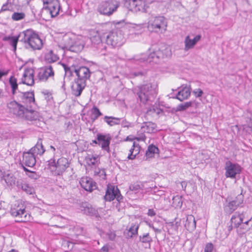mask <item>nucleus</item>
Listing matches in <instances>:
<instances>
[{
    "instance_id": "4d7b16f0",
    "label": "nucleus",
    "mask_w": 252,
    "mask_h": 252,
    "mask_svg": "<svg viewBox=\"0 0 252 252\" xmlns=\"http://www.w3.org/2000/svg\"><path fill=\"white\" fill-rule=\"evenodd\" d=\"M100 251L101 252H108L109 246L108 245H105L100 249Z\"/></svg>"
},
{
    "instance_id": "4be33fe9",
    "label": "nucleus",
    "mask_w": 252,
    "mask_h": 252,
    "mask_svg": "<svg viewBox=\"0 0 252 252\" xmlns=\"http://www.w3.org/2000/svg\"><path fill=\"white\" fill-rule=\"evenodd\" d=\"M86 85V82L75 79L71 86L72 94L75 96H79Z\"/></svg>"
},
{
    "instance_id": "6ab92c4d",
    "label": "nucleus",
    "mask_w": 252,
    "mask_h": 252,
    "mask_svg": "<svg viewBox=\"0 0 252 252\" xmlns=\"http://www.w3.org/2000/svg\"><path fill=\"white\" fill-rule=\"evenodd\" d=\"M34 71L31 68L26 69L24 71L23 77L21 78V82L19 84L22 83L26 84L28 86H32L34 83Z\"/></svg>"
},
{
    "instance_id": "5fc2aeb1",
    "label": "nucleus",
    "mask_w": 252,
    "mask_h": 252,
    "mask_svg": "<svg viewBox=\"0 0 252 252\" xmlns=\"http://www.w3.org/2000/svg\"><path fill=\"white\" fill-rule=\"evenodd\" d=\"M98 171H94V175H98L99 174L100 176H105V171L104 170H99L98 169Z\"/></svg>"
},
{
    "instance_id": "bb28decb",
    "label": "nucleus",
    "mask_w": 252,
    "mask_h": 252,
    "mask_svg": "<svg viewBox=\"0 0 252 252\" xmlns=\"http://www.w3.org/2000/svg\"><path fill=\"white\" fill-rule=\"evenodd\" d=\"M90 40L93 47H96L100 42L101 39L97 31L91 30L89 31Z\"/></svg>"
},
{
    "instance_id": "9b49d317",
    "label": "nucleus",
    "mask_w": 252,
    "mask_h": 252,
    "mask_svg": "<svg viewBox=\"0 0 252 252\" xmlns=\"http://www.w3.org/2000/svg\"><path fill=\"white\" fill-rule=\"evenodd\" d=\"M167 22L163 16L156 17L148 23V28L155 32H164L166 30Z\"/></svg>"
},
{
    "instance_id": "9d476101",
    "label": "nucleus",
    "mask_w": 252,
    "mask_h": 252,
    "mask_svg": "<svg viewBox=\"0 0 252 252\" xmlns=\"http://www.w3.org/2000/svg\"><path fill=\"white\" fill-rule=\"evenodd\" d=\"M125 5L130 10L147 12L149 5L146 0H126Z\"/></svg>"
},
{
    "instance_id": "6e6552de",
    "label": "nucleus",
    "mask_w": 252,
    "mask_h": 252,
    "mask_svg": "<svg viewBox=\"0 0 252 252\" xmlns=\"http://www.w3.org/2000/svg\"><path fill=\"white\" fill-rule=\"evenodd\" d=\"M43 7L41 10V14L49 13L51 17H55L59 14L60 4L59 0H42Z\"/></svg>"
},
{
    "instance_id": "e2e57ef3",
    "label": "nucleus",
    "mask_w": 252,
    "mask_h": 252,
    "mask_svg": "<svg viewBox=\"0 0 252 252\" xmlns=\"http://www.w3.org/2000/svg\"><path fill=\"white\" fill-rule=\"evenodd\" d=\"M143 74H144V73L142 71L134 72L133 73V75L135 76H142V75H143Z\"/></svg>"
},
{
    "instance_id": "f03ea898",
    "label": "nucleus",
    "mask_w": 252,
    "mask_h": 252,
    "mask_svg": "<svg viewBox=\"0 0 252 252\" xmlns=\"http://www.w3.org/2000/svg\"><path fill=\"white\" fill-rule=\"evenodd\" d=\"M171 55V52L169 48H165L161 50L160 49H149L148 56L144 54L137 55L131 59L138 63H146L151 64L158 63L160 59L167 57Z\"/></svg>"
},
{
    "instance_id": "c85d7f7f",
    "label": "nucleus",
    "mask_w": 252,
    "mask_h": 252,
    "mask_svg": "<svg viewBox=\"0 0 252 252\" xmlns=\"http://www.w3.org/2000/svg\"><path fill=\"white\" fill-rule=\"evenodd\" d=\"M190 95V89L187 86H185L183 87L182 89L178 92L175 98L182 101L185 99H188Z\"/></svg>"
},
{
    "instance_id": "de8ad7c7",
    "label": "nucleus",
    "mask_w": 252,
    "mask_h": 252,
    "mask_svg": "<svg viewBox=\"0 0 252 252\" xmlns=\"http://www.w3.org/2000/svg\"><path fill=\"white\" fill-rule=\"evenodd\" d=\"M12 10V5L11 3L6 2L4 4L0 10V13L5 11H11Z\"/></svg>"
},
{
    "instance_id": "ea45409f",
    "label": "nucleus",
    "mask_w": 252,
    "mask_h": 252,
    "mask_svg": "<svg viewBox=\"0 0 252 252\" xmlns=\"http://www.w3.org/2000/svg\"><path fill=\"white\" fill-rule=\"evenodd\" d=\"M138 229V224L132 223L130 228L128 230L127 237L128 238H132L133 236L137 235Z\"/></svg>"
},
{
    "instance_id": "69168bd1",
    "label": "nucleus",
    "mask_w": 252,
    "mask_h": 252,
    "mask_svg": "<svg viewBox=\"0 0 252 252\" xmlns=\"http://www.w3.org/2000/svg\"><path fill=\"white\" fill-rule=\"evenodd\" d=\"M154 231L157 233H160L161 232V230L160 229L157 228H154Z\"/></svg>"
},
{
    "instance_id": "aec40b11",
    "label": "nucleus",
    "mask_w": 252,
    "mask_h": 252,
    "mask_svg": "<svg viewBox=\"0 0 252 252\" xmlns=\"http://www.w3.org/2000/svg\"><path fill=\"white\" fill-rule=\"evenodd\" d=\"M44 59L46 63H51L58 61L59 57L56 48L47 49L44 52Z\"/></svg>"
},
{
    "instance_id": "13d9d810",
    "label": "nucleus",
    "mask_w": 252,
    "mask_h": 252,
    "mask_svg": "<svg viewBox=\"0 0 252 252\" xmlns=\"http://www.w3.org/2000/svg\"><path fill=\"white\" fill-rule=\"evenodd\" d=\"M31 174L29 175V177L31 178L36 179L38 178V175L34 172H31Z\"/></svg>"
},
{
    "instance_id": "2eb2a0df",
    "label": "nucleus",
    "mask_w": 252,
    "mask_h": 252,
    "mask_svg": "<svg viewBox=\"0 0 252 252\" xmlns=\"http://www.w3.org/2000/svg\"><path fill=\"white\" fill-rule=\"evenodd\" d=\"M104 198L107 201H111L116 198L118 201L120 202L123 199V196L118 188L112 185L108 186Z\"/></svg>"
},
{
    "instance_id": "e433bc0d",
    "label": "nucleus",
    "mask_w": 252,
    "mask_h": 252,
    "mask_svg": "<svg viewBox=\"0 0 252 252\" xmlns=\"http://www.w3.org/2000/svg\"><path fill=\"white\" fill-rule=\"evenodd\" d=\"M8 187H13L16 183V177L12 174H5L2 177Z\"/></svg>"
},
{
    "instance_id": "0eeeda50",
    "label": "nucleus",
    "mask_w": 252,
    "mask_h": 252,
    "mask_svg": "<svg viewBox=\"0 0 252 252\" xmlns=\"http://www.w3.org/2000/svg\"><path fill=\"white\" fill-rule=\"evenodd\" d=\"M25 206L22 203L17 201L12 206L10 213L13 217L19 219L17 220L18 222L29 221L31 215L25 210Z\"/></svg>"
},
{
    "instance_id": "f3484780",
    "label": "nucleus",
    "mask_w": 252,
    "mask_h": 252,
    "mask_svg": "<svg viewBox=\"0 0 252 252\" xmlns=\"http://www.w3.org/2000/svg\"><path fill=\"white\" fill-rule=\"evenodd\" d=\"M54 76V72L52 66L50 65L40 69L37 75V77L39 81H46L48 78L53 77Z\"/></svg>"
},
{
    "instance_id": "cd10ccee",
    "label": "nucleus",
    "mask_w": 252,
    "mask_h": 252,
    "mask_svg": "<svg viewBox=\"0 0 252 252\" xmlns=\"http://www.w3.org/2000/svg\"><path fill=\"white\" fill-rule=\"evenodd\" d=\"M82 207L83 208L82 210L84 214L96 218L99 217L97 210L93 208L92 205L85 203L82 205Z\"/></svg>"
},
{
    "instance_id": "c03bdc74",
    "label": "nucleus",
    "mask_w": 252,
    "mask_h": 252,
    "mask_svg": "<svg viewBox=\"0 0 252 252\" xmlns=\"http://www.w3.org/2000/svg\"><path fill=\"white\" fill-rule=\"evenodd\" d=\"M92 114L94 116V117L92 118L94 121L96 120L98 117L102 115V114L99 111V109L96 106L93 107L92 109Z\"/></svg>"
},
{
    "instance_id": "6e6d98bb",
    "label": "nucleus",
    "mask_w": 252,
    "mask_h": 252,
    "mask_svg": "<svg viewBox=\"0 0 252 252\" xmlns=\"http://www.w3.org/2000/svg\"><path fill=\"white\" fill-rule=\"evenodd\" d=\"M156 213L153 209H149L148 210L147 215L150 217H154L156 215Z\"/></svg>"
},
{
    "instance_id": "a19ab883",
    "label": "nucleus",
    "mask_w": 252,
    "mask_h": 252,
    "mask_svg": "<svg viewBox=\"0 0 252 252\" xmlns=\"http://www.w3.org/2000/svg\"><path fill=\"white\" fill-rule=\"evenodd\" d=\"M158 151V149L154 145H150L146 152L147 158L154 157L155 154Z\"/></svg>"
},
{
    "instance_id": "680f3d73",
    "label": "nucleus",
    "mask_w": 252,
    "mask_h": 252,
    "mask_svg": "<svg viewBox=\"0 0 252 252\" xmlns=\"http://www.w3.org/2000/svg\"><path fill=\"white\" fill-rule=\"evenodd\" d=\"M251 219H247L245 222L243 221V225H246V226H249V224L251 223Z\"/></svg>"
},
{
    "instance_id": "ddd939ff",
    "label": "nucleus",
    "mask_w": 252,
    "mask_h": 252,
    "mask_svg": "<svg viewBox=\"0 0 252 252\" xmlns=\"http://www.w3.org/2000/svg\"><path fill=\"white\" fill-rule=\"evenodd\" d=\"M245 218V214L244 213H236L231 219V222L234 223L235 227L238 229L237 230L239 231V229L241 230V233H244L250 229V226L243 225V221Z\"/></svg>"
},
{
    "instance_id": "338daca9",
    "label": "nucleus",
    "mask_w": 252,
    "mask_h": 252,
    "mask_svg": "<svg viewBox=\"0 0 252 252\" xmlns=\"http://www.w3.org/2000/svg\"><path fill=\"white\" fill-rule=\"evenodd\" d=\"M97 137H96V139L95 140H94L92 141V142L93 143H94V144H98V145H99V142H98V139H97V135H96Z\"/></svg>"
},
{
    "instance_id": "a878e982",
    "label": "nucleus",
    "mask_w": 252,
    "mask_h": 252,
    "mask_svg": "<svg viewBox=\"0 0 252 252\" xmlns=\"http://www.w3.org/2000/svg\"><path fill=\"white\" fill-rule=\"evenodd\" d=\"M34 156H42L45 152L41 139H38L35 145L29 150Z\"/></svg>"
},
{
    "instance_id": "1a4fd4ad",
    "label": "nucleus",
    "mask_w": 252,
    "mask_h": 252,
    "mask_svg": "<svg viewBox=\"0 0 252 252\" xmlns=\"http://www.w3.org/2000/svg\"><path fill=\"white\" fill-rule=\"evenodd\" d=\"M106 42L113 47H119L124 44L125 38L121 31H113L107 35Z\"/></svg>"
},
{
    "instance_id": "412c9836",
    "label": "nucleus",
    "mask_w": 252,
    "mask_h": 252,
    "mask_svg": "<svg viewBox=\"0 0 252 252\" xmlns=\"http://www.w3.org/2000/svg\"><path fill=\"white\" fill-rule=\"evenodd\" d=\"M80 184L82 188L85 190L92 192L96 189V184L93 180L89 177H83L81 179Z\"/></svg>"
},
{
    "instance_id": "f257e3e1",
    "label": "nucleus",
    "mask_w": 252,
    "mask_h": 252,
    "mask_svg": "<svg viewBox=\"0 0 252 252\" xmlns=\"http://www.w3.org/2000/svg\"><path fill=\"white\" fill-rule=\"evenodd\" d=\"M17 98L19 102L12 100L7 104L8 112L15 117L32 121L39 120V113L34 109L36 104L35 102L34 92H22L18 91Z\"/></svg>"
},
{
    "instance_id": "dca6fc26",
    "label": "nucleus",
    "mask_w": 252,
    "mask_h": 252,
    "mask_svg": "<svg viewBox=\"0 0 252 252\" xmlns=\"http://www.w3.org/2000/svg\"><path fill=\"white\" fill-rule=\"evenodd\" d=\"M243 195L241 193L238 194L235 199L229 201L228 204L224 206V211L228 214H231L237 209L238 206L243 203Z\"/></svg>"
},
{
    "instance_id": "0e129e2a",
    "label": "nucleus",
    "mask_w": 252,
    "mask_h": 252,
    "mask_svg": "<svg viewBox=\"0 0 252 252\" xmlns=\"http://www.w3.org/2000/svg\"><path fill=\"white\" fill-rule=\"evenodd\" d=\"M8 72L6 71V72H3V71H1V70H0V79L1 78V77L3 76H5V75H6L7 74Z\"/></svg>"
},
{
    "instance_id": "bf43d9fd",
    "label": "nucleus",
    "mask_w": 252,
    "mask_h": 252,
    "mask_svg": "<svg viewBox=\"0 0 252 252\" xmlns=\"http://www.w3.org/2000/svg\"><path fill=\"white\" fill-rule=\"evenodd\" d=\"M42 94H43L44 95H46L47 97H46V98L47 99V98H48V99H49V97H51V94L50 93V92H49L48 91L46 90V91H43L42 92Z\"/></svg>"
},
{
    "instance_id": "052dcab7",
    "label": "nucleus",
    "mask_w": 252,
    "mask_h": 252,
    "mask_svg": "<svg viewBox=\"0 0 252 252\" xmlns=\"http://www.w3.org/2000/svg\"><path fill=\"white\" fill-rule=\"evenodd\" d=\"M182 186V188L184 190H185L186 187L187 186V183L186 181H182L180 183Z\"/></svg>"
},
{
    "instance_id": "774afa93",
    "label": "nucleus",
    "mask_w": 252,
    "mask_h": 252,
    "mask_svg": "<svg viewBox=\"0 0 252 252\" xmlns=\"http://www.w3.org/2000/svg\"><path fill=\"white\" fill-rule=\"evenodd\" d=\"M50 148L54 152L56 151V148H55V146H53V145H51L50 146Z\"/></svg>"
},
{
    "instance_id": "5701e85b",
    "label": "nucleus",
    "mask_w": 252,
    "mask_h": 252,
    "mask_svg": "<svg viewBox=\"0 0 252 252\" xmlns=\"http://www.w3.org/2000/svg\"><path fill=\"white\" fill-rule=\"evenodd\" d=\"M22 161L26 166L33 167L36 163V156L30 151L24 152Z\"/></svg>"
},
{
    "instance_id": "f8f14e48",
    "label": "nucleus",
    "mask_w": 252,
    "mask_h": 252,
    "mask_svg": "<svg viewBox=\"0 0 252 252\" xmlns=\"http://www.w3.org/2000/svg\"><path fill=\"white\" fill-rule=\"evenodd\" d=\"M64 69L66 74L69 73L71 74L72 71H74L78 77L76 79L86 83V80L89 79L91 75L90 69L85 66H81L77 69L75 68L74 67H72V68L64 67Z\"/></svg>"
},
{
    "instance_id": "393cba45",
    "label": "nucleus",
    "mask_w": 252,
    "mask_h": 252,
    "mask_svg": "<svg viewBox=\"0 0 252 252\" xmlns=\"http://www.w3.org/2000/svg\"><path fill=\"white\" fill-rule=\"evenodd\" d=\"M201 38V35L200 34L197 35L192 39L190 38L189 35H187L185 39V50L188 51L190 49L194 47L195 45L198 42Z\"/></svg>"
},
{
    "instance_id": "09e8293b",
    "label": "nucleus",
    "mask_w": 252,
    "mask_h": 252,
    "mask_svg": "<svg viewBox=\"0 0 252 252\" xmlns=\"http://www.w3.org/2000/svg\"><path fill=\"white\" fill-rule=\"evenodd\" d=\"M129 189L131 191L137 192L139 189H142L141 185L138 184H133L129 186Z\"/></svg>"
},
{
    "instance_id": "603ef678",
    "label": "nucleus",
    "mask_w": 252,
    "mask_h": 252,
    "mask_svg": "<svg viewBox=\"0 0 252 252\" xmlns=\"http://www.w3.org/2000/svg\"><path fill=\"white\" fill-rule=\"evenodd\" d=\"M214 249V246L212 243H207L205 247L204 252H212Z\"/></svg>"
},
{
    "instance_id": "c756f323",
    "label": "nucleus",
    "mask_w": 252,
    "mask_h": 252,
    "mask_svg": "<svg viewBox=\"0 0 252 252\" xmlns=\"http://www.w3.org/2000/svg\"><path fill=\"white\" fill-rule=\"evenodd\" d=\"M140 146L139 144L136 142H133L132 147L129 151V154L127 156L128 159H134L139 154L140 151Z\"/></svg>"
},
{
    "instance_id": "b1692460",
    "label": "nucleus",
    "mask_w": 252,
    "mask_h": 252,
    "mask_svg": "<svg viewBox=\"0 0 252 252\" xmlns=\"http://www.w3.org/2000/svg\"><path fill=\"white\" fill-rule=\"evenodd\" d=\"M74 38L72 37L71 35L68 34H64L63 36L62 41L59 44V47L64 50H69L73 43Z\"/></svg>"
},
{
    "instance_id": "37998d69",
    "label": "nucleus",
    "mask_w": 252,
    "mask_h": 252,
    "mask_svg": "<svg viewBox=\"0 0 252 252\" xmlns=\"http://www.w3.org/2000/svg\"><path fill=\"white\" fill-rule=\"evenodd\" d=\"M25 14L23 12H14L12 15V19L14 21H19L24 19Z\"/></svg>"
},
{
    "instance_id": "72a5a7b5",
    "label": "nucleus",
    "mask_w": 252,
    "mask_h": 252,
    "mask_svg": "<svg viewBox=\"0 0 252 252\" xmlns=\"http://www.w3.org/2000/svg\"><path fill=\"white\" fill-rule=\"evenodd\" d=\"M20 33L16 36H5L2 37V40L8 41L9 44L13 48V51L15 52L17 49V45L18 41H20Z\"/></svg>"
},
{
    "instance_id": "8fccbe9b",
    "label": "nucleus",
    "mask_w": 252,
    "mask_h": 252,
    "mask_svg": "<svg viewBox=\"0 0 252 252\" xmlns=\"http://www.w3.org/2000/svg\"><path fill=\"white\" fill-rule=\"evenodd\" d=\"M133 139H136L138 141H145L146 139V136L143 133H142L141 135L139 134V137H135L134 138H130L129 136H127L126 140L132 141Z\"/></svg>"
},
{
    "instance_id": "864d4df0",
    "label": "nucleus",
    "mask_w": 252,
    "mask_h": 252,
    "mask_svg": "<svg viewBox=\"0 0 252 252\" xmlns=\"http://www.w3.org/2000/svg\"><path fill=\"white\" fill-rule=\"evenodd\" d=\"M196 97H199L202 95L203 91L200 89H197L192 92Z\"/></svg>"
},
{
    "instance_id": "7ed1b4c3",
    "label": "nucleus",
    "mask_w": 252,
    "mask_h": 252,
    "mask_svg": "<svg viewBox=\"0 0 252 252\" xmlns=\"http://www.w3.org/2000/svg\"><path fill=\"white\" fill-rule=\"evenodd\" d=\"M20 42L26 49L32 50H40L43 47V41L35 31L28 29L20 32Z\"/></svg>"
},
{
    "instance_id": "3c124183",
    "label": "nucleus",
    "mask_w": 252,
    "mask_h": 252,
    "mask_svg": "<svg viewBox=\"0 0 252 252\" xmlns=\"http://www.w3.org/2000/svg\"><path fill=\"white\" fill-rule=\"evenodd\" d=\"M106 235L108 236V239L110 241H114L116 237V234L114 231L109 230Z\"/></svg>"
},
{
    "instance_id": "4468645a",
    "label": "nucleus",
    "mask_w": 252,
    "mask_h": 252,
    "mask_svg": "<svg viewBox=\"0 0 252 252\" xmlns=\"http://www.w3.org/2000/svg\"><path fill=\"white\" fill-rule=\"evenodd\" d=\"M241 169V167L238 164L233 163L230 161H227L225 163V176L226 178H235L237 174H240Z\"/></svg>"
},
{
    "instance_id": "c9c22d12",
    "label": "nucleus",
    "mask_w": 252,
    "mask_h": 252,
    "mask_svg": "<svg viewBox=\"0 0 252 252\" xmlns=\"http://www.w3.org/2000/svg\"><path fill=\"white\" fill-rule=\"evenodd\" d=\"M84 46V45L81 40L74 39L69 51L77 53L82 51Z\"/></svg>"
},
{
    "instance_id": "2f4dec72",
    "label": "nucleus",
    "mask_w": 252,
    "mask_h": 252,
    "mask_svg": "<svg viewBox=\"0 0 252 252\" xmlns=\"http://www.w3.org/2000/svg\"><path fill=\"white\" fill-rule=\"evenodd\" d=\"M156 125L151 122H144L141 127L142 132L153 133L156 131Z\"/></svg>"
},
{
    "instance_id": "79ce46f5",
    "label": "nucleus",
    "mask_w": 252,
    "mask_h": 252,
    "mask_svg": "<svg viewBox=\"0 0 252 252\" xmlns=\"http://www.w3.org/2000/svg\"><path fill=\"white\" fill-rule=\"evenodd\" d=\"M139 241L143 244H148L150 246L151 243L152 242V238L150 236L149 233H144L139 237Z\"/></svg>"
},
{
    "instance_id": "58836bf2",
    "label": "nucleus",
    "mask_w": 252,
    "mask_h": 252,
    "mask_svg": "<svg viewBox=\"0 0 252 252\" xmlns=\"http://www.w3.org/2000/svg\"><path fill=\"white\" fill-rule=\"evenodd\" d=\"M9 83L11 88L12 94H16L18 90V84L17 79L14 76H11L9 79Z\"/></svg>"
},
{
    "instance_id": "20e7f679",
    "label": "nucleus",
    "mask_w": 252,
    "mask_h": 252,
    "mask_svg": "<svg viewBox=\"0 0 252 252\" xmlns=\"http://www.w3.org/2000/svg\"><path fill=\"white\" fill-rule=\"evenodd\" d=\"M157 85L148 83L139 87L137 95L144 104H150L154 101L157 95Z\"/></svg>"
},
{
    "instance_id": "473e14b6",
    "label": "nucleus",
    "mask_w": 252,
    "mask_h": 252,
    "mask_svg": "<svg viewBox=\"0 0 252 252\" xmlns=\"http://www.w3.org/2000/svg\"><path fill=\"white\" fill-rule=\"evenodd\" d=\"M16 186L18 189H22L28 194H32L33 192V189L25 181L18 180Z\"/></svg>"
},
{
    "instance_id": "7c9ffc66",
    "label": "nucleus",
    "mask_w": 252,
    "mask_h": 252,
    "mask_svg": "<svg viewBox=\"0 0 252 252\" xmlns=\"http://www.w3.org/2000/svg\"><path fill=\"white\" fill-rule=\"evenodd\" d=\"M185 227L189 231H193L196 228V221L193 216L188 215L185 223Z\"/></svg>"
},
{
    "instance_id": "423d86ee",
    "label": "nucleus",
    "mask_w": 252,
    "mask_h": 252,
    "mask_svg": "<svg viewBox=\"0 0 252 252\" xmlns=\"http://www.w3.org/2000/svg\"><path fill=\"white\" fill-rule=\"evenodd\" d=\"M120 5V2L116 0L103 1L99 4L97 10L101 15L110 16L117 10Z\"/></svg>"
},
{
    "instance_id": "a211bd4d",
    "label": "nucleus",
    "mask_w": 252,
    "mask_h": 252,
    "mask_svg": "<svg viewBox=\"0 0 252 252\" xmlns=\"http://www.w3.org/2000/svg\"><path fill=\"white\" fill-rule=\"evenodd\" d=\"M98 142H99V146H101L102 150L110 152L109 145L112 139L111 136L109 134H97Z\"/></svg>"
},
{
    "instance_id": "4c0bfd02",
    "label": "nucleus",
    "mask_w": 252,
    "mask_h": 252,
    "mask_svg": "<svg viewBox=\"0 0 252 252\" xmlns=\"http://www.w3.org/2000/svg\"><path fill=\"white\" fill-rule=\"evenodd\" d=\"M104 121L110 126H113L119 125L121 119L114 117L105 116L104 118Z\"/></svg>"
},
{
    "instance_id": "39448f33",
    "label": "nucleus",
    "mask_w": 252,
    "mask_h": 252,
    "mask_svg": "<svg viewBox=\"0 0 252 252\" xmlns=\"http://www.w3.org/2000/svg\"><path fill=\"white\" fill-rule=\"evenodd\" d=\"M69 164L68 160L63 157L59 158L57 161L55 159H51L48 164L52 174L55 176L62 175L69 167Z\"/></svg>"
},
{
    "instance_id": "f704fd0d",
    "label": "nucleus",
    "mask_w": 252,
    "mask_h": 252,
    "mask_svg": "<svg viewBox=\"0 0 252 252\" xmlns=\"http://www.w3.org/2000/svg\"><path fill=\"white\" fill-rule=\"evenodd\" d=\"M85 161L88 166L95 167L99 163V157L97 155H88L86 157Z\"/></svg>"
},
{
    "instance_id": "49530a36",
    "label": "nucleus",
    "mask_w": 252,
    "mask_h": 252,
    "mask_svg": "<svg viewBox=\"0 0 252 252\" xmlns=\"http://www.w3.org/2000/svg\"><path fill=\"white\" fill-rule=\"evenodd\" d=\"M99 52L104 54L103 51L105 50L106 46L105 43L100 42L96 47H94Z\"/></svg>"
},
{
    "instance_id": "a18cd8bd",
    "label": "nucleus",
    "mask_w": 252,
    "mask_h": 252,
    "mask_svg": "<svg viewBox=\"0 0 252 252\" xmlns=\"http://www.w3.org/2000/svg\"><path fill=\"white\" fill-rule=\"evenodd\" d=\"M192 105V102L190 101L186 102L184 104H181L178 106L177 109L178 111H184L188 108L190 107Z\"/></svg>"
}]
</instances>
